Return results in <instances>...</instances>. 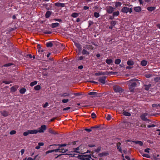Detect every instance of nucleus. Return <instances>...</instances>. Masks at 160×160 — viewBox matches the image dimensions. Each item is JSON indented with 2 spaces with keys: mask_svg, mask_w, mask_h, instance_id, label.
Segmentation results:
<instances>
[{
  "mask_svg": "<svg viewBox=\"0 0 160 160\" xmlns=\"http://www.w3.org/2000/svg\"><path fill=\"white\" fill-rule=\"evenodd\" d=\"M136 79H132L127 82V84H128L129 88V89H131V91L132 92L133 89H132V88L135 87L137 84L135 82V81L136 80Z\"/></svg>",
  "mask_w": 160,
  "mask_h": 160,
  "instance_id": "obj_1",
  "label": "nucleus"
},
{
  "mask_svg": "<svg viewBox=\"0 0 160 160\" xmlns=\"http://www.w3.org/2000/svg\"><path fill=\"white\" fill-rule=\"evenodd\" d=\"M113 88L116 92L121 93L123 91L120 87L117 85L114 86Z\"/></svg>",
  "mask_w": 160,
  "mask_h": 160,
  "instance_id": "obj_2",
  "label": "nucleus"
},
{
  "mask_svg": "<svg viewBox=\"0 0 160 160\" xmlns=\"http://www.w3.org/2000/svg\"><path fill=\"white\" fill-rule=\"evenodd\" d=\"M47 129L46 126L45 125H42L38 129H37L38 132L43 133Z\"/></svg>",
  "mask_w": 160,
  "mask_h": 160,
  "instance_id": "obj_3",
  "label": "nucleus"
},
{
  "mask_svg": "<svg viewBox=\"0 0 160 160\" xmlns=\"http://www.w3.org/2000/svg\"><path fill=\"white\" fill-rule=\"evenodd\" d=\"M106 10L107 12L111 14L113 12L114 8L112 6H108L106 7Z\"/></svg>",
  "mask_w": 160,
  "mask_h": 160,
  "instance_id": "obj_4",
  "label": "nucleus"
},
{
  "mask_svg": "<svg viewBox=\"0 0 160 160\" xmlns=\"http://www.w3.org/2000/svg\"><path fill=\"white\" fill-rule=\"evenodd\" d=\"M106 77L103 76L100 77L98 78V81L102 84H104L106 83Z\"/></svg>",
  "mask_w": 160,
  "mask_h": 160,
  "instance_id": "obj_5",
  "label": "nucleus"
},
{
  "mask_svg": "<svg viewBox=\"0 0 160 160\" xmlns=\"http://www.w3.org/2000/svg\"><path fill=\"white\" fill-rule=\"evenodd\" d=\"M148 115L147 113H144L141 116V119L144 121H148V120L146 118V117Z\"/></svg>",
  "mask_w": 160,
  "mask_h": 160,
  "instance_id": "obj_6",
  "label": "nucleus"
},
{
  "mask_svg": "<svg viewBox=\"0 0 160 160\" xmlns=\"http://www.w3.org/2000/svg\"><path fill=\"white\" fill-rule=\"evenodd\" d=\"M87 157H88V155H82L79 156V158L81 160H86Z\"/></svg>",
  "mask_w": 160,
  "mask_h": 160,
  "instance_id": "obj_7",
  "label": "nucleus"
},
{
  "mask_svg": "<svg viewBox=\"0 0 160 160\" xmlns=\"http://www.w3.org/2000/svg\"><path fill=\"white\" fill-rule=\"evenodd\" d=\"M59 150H60L59 148H58V149H54V150L48 151L46 152V154H47L49 153L52 152H59Z\"/></svg>",
  "mask_w": 160,
  "mask_h": 160,
  "instance_id": "obj_8",
  "label": "nucleus"
},
{
  "mask_svg": "<svg viewBox=\"0 0 160 160\" xmlns=\"http://www.w3.org/2000/svg\"><path fill=\"white\" fill-rule=\"evenodd\" d=\"M134 9L135 12H140L142 10L141 8L139 6L135 7H134Z\"/></svg>",
  "mask_w": 160,
  "mask_h": 160,
  "instance_id": "obj_9",
  "label": "nucleus"
},
{
  "mask_svg": "<svg viewBox=\"0 0 160 160\" xmlns=\"http://www.w3.org/2000/svg\"><path fill=\"white\" fill-rule=\"evenodd\" d=\"M83 48L88 50H92L94 48L92 45H85Z\"/></svg>",
  "mask_w": 160,
  "mask_h": 160,
  "instance_id": "obj_10",
  "label": "nucleus"
},
{
  "mask_svg": "<svg viewBox=\"0 0 160 160\" xmlns=\"http://www.w3.org/2000/svg\"><path fill=\"white\" fill-rule=\"evenodd\" d=\"M1 114L4 117H6L8 115V113L6 111H3L0 112Z\"/></svg>",
  "mask_w": 160,
  "mask_h": 160,
  "instance_id": "obj_11",
  "label": "nucleus"
},
{
  "mask_svg": "<svg viewBox=\"0 0 160 160\" xmlns=\"http://www.w3.org/2000/svg\"><path fill=\"white\" fill-rule=\"evenodd\" d=\"M128 8L124 7L121 10V11L122 12L127 13L128 12Z\"/></svg>",
  "mask_w": 160,
  "mask_h": 160,
  "instance_id": "obj_12",
  "label": "nucleus"
},
{
  "mask_svg": "<svg viewBox=\"0 0 160 160\" xmlns=\"http://www.w3.org/2000/svg\"><path fill=\"white\" fill-rule=\"evenodd\" d=\"M55 5L57 7H63L64 6V3H60L59 2L55 3Z\"/></svg>",
  "mask_w": 160,
  "mask_h": 160,
  "instance_id": "obj_13",
  "label": "nucleus"
},
{
  "mask_svg": "<svg viewBox=\"0 0 160 160\" xmlns=\"http://www.w3.org/2000/svg\"><path fill=\"white\" fill-rule=\"evenodd\" d=\"M147 63V61L145 60H142L141 62V65L142 66H146Z\"/></svg>",
  "mask_w": 160,
  "mask_h": 160,
  "instance_id": "obj_14",
  "label": "nucleus"
},
{
  "mask_svg": "<svg viewBox=\"0 0 160 160\" xmlns=\"http://www.w3.org/2000/svg\"><path fill=\"white\" fill-rule=\"evenodd\" d=\"M30 134H37L38 133L37 130H29Z\"/></svg>",
  "mask_w": 160,
  "mask_h": 160,
  "instance_id": "obj_15",
  "label": "nucleus"
},
{
  "mask_svg": "<svg viewBox=\"0 0 160 160\" xmlns=\"http://www.w3.org/2000/svg\"><path fill=\"white\" fill-rule=\"evenodd\" d=\"M52 12L50 11H48L46 12L45 14V17L46 18H49L51 16Z\"/></svg>",
  "mask_w": 160,
  "mask_h": 160,
  "instance_id": "obj_16",
  "label": "nucleus"
},
{
  "mask_svg": "<svg viewBox=\"0 0 160 160\" xmlns=\"http://www.w3.org/2000/svg\"><path fill=\"white\" fill-rule=\"evenodd\" d=\"M59 25V24L58 22H56L54 23H52L51 24V26L52 28H55L56 27L58 26Z\"/></svg>",
  "mask_w": 160,
  "mask_h": 160,
  "instance_id": "obj_17",
  "label": "nucleus"
},
{
  "mask_svg": "<svg viewBox=\"0 0 160 160\" xmlns=\"http://www.w3.org/2000/svg\"><path fill=\"white\" fill-rule=\"evenodd\" d=\"M121 143L119 142L117 144V148L118 149L119 151L121 153H122V149L120 147Z\"/></svg>",
  "mask_w": 160,
  "mask_h": 160,
  "instance_id": "obj_18",
  "label": "nucleus"
},
{
  "mask_svg": "<svg viewBox=\"0 0 160 160\" xmlns=\"http://www.w3.org/2000/svg\"><path fill=\"white\" fill-rule=\"evenodd\" d=\"M80 148V147H77L73 149V152H76L78 153H80L81 151H80L79 148Z\"/></svg>",
  "mask_w": 160,
  "mask_h": 160,
  "instance_id": "obj_19",
  "label": "nucleus"
},
{
  "mask_svg": "<svg viewBox=\"0 0 160 160\" xmlns=\"http://www.w3.org/2000/svg\"><path fill=\"white\" fill-rule=\"evenodd\" d=\"M59 148L60 149L59 152H60L64 153L67 151V149H65L63 148H60V147H59Z\"/></svg>",
  "mask_w": 160,
  "mask_h": 160,
  "instance_id": "obj_20",
  "label": "nucleus"
},
{
  "mask_svg": "<svg viewBox=\"0 0 160 160\" xmlns=\"http://www.w3.org/2000/svg\"><path fill=\"white\" fill-rule=\"evenodd\" d=\"M106 74H108L107 72H98L95 73V75L96 76H99L100 75H105Z\"/></svg>",
  "mask_w": 160,
  "mask_h": 160,
  "instance_id": "obj_21",
  "label": "nucleus"
},
{
  "mask_svg": "<svg viewBox=\"0 0 160 160\" xmlns=\"http://www.w3.org/2000/svg\"><path fill=\"white\" fill-rule=\"evenodd\" d=\"M132 142L138 144L140 146H142L143 145V142L140 141H132Z\"/></svg>",
  "mask_w": 160,
  "mask_h": 160,
  "instance_id": "obj_22",
  "label": "nucleus"
},
{
  "mask_svg": "<svg viewBox=\"0 0 160 160\" xmlns=\"http://www.w3.org/2000/svg\"><path fill=\"white\" fill-rule=\"evenodd\" d=\"M127 64L129 66L133 65L134 64V62L132 60H128L127 62Z\"/></svg>",
  "mask_w": 160,
  "mask_h": 160,
  "instance_id": "obj_23",
  "label": "nucleus"
},
{
  "mask_svg": "<svg viewBox=\"0 0 160 160\" xmlns=\"http://www.w3.org/2000/svg\"><path fill=\"white\" fill-rule=\"evenodd\" d=\"M82 54L83 55H89V53L88 52L86 51L85 49H83L82 51Z\"/></svg>",
  "mask_w": 160,
  "mask_h": 160,
  "instance_id": "obj_24",
  "label": "nucleus"
},
{
  "mask_svg": "<svg viewBox=\"0 0 160 160\" xmlns=\"http://www.w3.org/2000/svg\"><path fill=\"white\" fill-rule=\"evenodd\" d=\"M98 93L96 92H92L88 93V95H92V96H95L98 94Z\"/></svg>",
  "mask_w": 160,
  "mask_h": 160,
  "instance_id": "obj_25",
  "label": "nucleus"
},
{
  "mask_svg": "<svg viewBox=\"0 0 160 160\" xmlns=\"http://www.w3.org/2000/svg\"><path fill=\"white\" fill-rule=\"evenodd\" d=\"M75 46L78 48V49L80 50L81 49V45L78 43H75Z\"/></svg>",
  "mask_w": 160,
  "mask_h": 160,
  "instance_id": "obj_26",
  "label": "nucleus"
},
{
  "mask_svg": "<svg viewBox=\"0 0 160 160\" xmlns=\"http://www.w3.org/2000/svg\"><path fill=\"white\" fill-rule=\"evenodd\" d=\"M155 9V7H150L147 8V9L150 11H152L154 10Z\"/></svg>",
  "mask_w": 160,
  "mask_h": 160,
  "instance_id": "obj_27",
  "label": "nucleus"
},
{
  "mask_svg": "<svg viewBox=\"0 0 160 160\" xmlns=\"http://www.w3.org/2000/svg\"><path fill=\"white\" fill-rule=\"evenodd\" d=\"M119 14V12L116 11L113 12L112 15L113 17L118 16Z\"/></svg>",
  "mask_w": 160,
  "mask_h": 160,
  "instance_id": "obj_28",
  "label": "nucleus"
},
{
  "mask_svg": "<svg viewBox=\"0 0 160 160\" xmlns=\"http://www.w3.org/2000/svg\"><path fill=\"white\" fill-rule=\"evenodd\" d=\"M122 114L123 115L126 116H131V114L128 112H127L126 111H124Z\"/></svg>",
  "mask_w": 160,
  "mask_h": 160,
  "instance_id": "obj_29",
  "label": "nucleus"
},
{
  "mask_svg": "<svg viewBox=\"0 0 160 160\" xmlns=\"http://www.w3.org/2000/svg\"><path fill=\"white\" fill-rule=\"evenodd\" d=\"M106 62L108 64H110L112 62V60L111 59H107L106 61Z\"/></svg>",
  "mask_w": 160,
  "mask_h": 160,
  "instance_id": "obj_30",
  "label": "nucleus"
},
{
  "mask_svg": "<svg viewBox=\"0 0 160 160\" xmlns=\"http://www.w3.org/2000/svg\"><path fill=\"white\" fill-rule=\"evenodd\" d=\"M26 89L25 88H22L20 89V92L21 94H24L26 91Z\"/></svg>",
  "mask_w": 160,
  "mask_h": 160,
  "instance_id": "obj_31",
  "label": "nucleus"
},
{
  "mask_svg": "<svg viewBox=\"0 0 160 160\" xmlns=\"http://www.w3.org/2000/svg\"><path fill=\"white\" fill-rule=\"evenodd\" d=\"M79 14L76 12L73 13L71 15L72 17L73 18H76L78 16Z\"/></svg>",
  "mask_w": 160,
  "mask_h": 160,
  "instance_id": "obj_32",
  "label": "nucleus"
},
{
  "mask_svg": "<svg viewBox=\"0 0 160 160\" xmlns=\"http://www.w3.org/2000/svg\"><path fill=\"white\" fill-rule=\"evenodd\" d=\"M122 4L121 2H116L115 3V7L117 8L118 7H120L121 5Z\"/></svg>",
  "mask_w": 160,
  "mask_h": 160,
  "instance_id": "obj_33",
  "label": "nucleus"
},
{
  "mask_svg": "<svg viewBox=\"0 0 160 160\" xmlns=\"http://www.w3.org/2000/svg\"><path fill=\"white\" fill-rule=\"evenodd\" d=\"M37 83V82L35 81L31 82L30 84V86L31 87L33 86L36 85Z\"/></svg>",
  "mask_w": 160,
  "mask_h": 160,
  "instance_id": "obj_34",
  "label": "nucleus"
},
{
  "mask_svg": "<svg viewBox=\"0 0 160 160\" xmlns=\"http://www.w3.org/2000/svg\"><path fill=\"white\" fill-rule=\"evenodd\" d=\"M53 44L51 42H48L46 44V46L48 47H51L52 46Z\"/></svg>",
  "mask_w": 160,
  "mask_h": 160,
  "instance_id": "obj_35",
  "label": "nucleus"
},
{
  "mask_svg": "<svg viewBox=\"0 0 160 160\" xmlns=\"http://www.w3.org/2000/svg\"><path fill=\"white\" fill-rule=\"evenodd\" d=\"M121 62V60L119 59H116L115 61V63L116 64H119Z\"/></svg>",
  "mask_w": 160,
  "mask_h": 160,
  "instance_id": "obj_36",
  "label": "nucleus"
},
{
  "mask_svg": "<svg viewBox=\"0 0 160 160\" xmlns=\"http://www.w3.org/2000/svg\"><path fill=\"white\" fill-rule=\"evenodd\" d=\"M40 88L41 87L39 85H37L34 87V89L36 90H38L40 89Z\"/></svg>",
  "mask_w": 160,
  "mask_h": 160,
  "instance_id": "obj_37",
  "label": "nucleus"
},
{
  "mask_svg": "<svg viewBox=\"0 0 160 160\" xmlns=\"http://www.w3.org/2000/svg\"><path fill=\"white\" fill-rule=\"evenodd\" d=\"M151 84H149L148 85L145 86V89L146 90H148L149 88L151 87Z\"/></svg>",
  "mask_w": 160,
  "mask_h": 160,
  "instance_id": "obj_38",
  "label": "nucleus"
},
{
  "mask_svg": "<svg viewBox=\"0 0 160 160\" xmlns=\"http://www.w3.org/2000/svg\"><path fill=\"white\" fill-rule=\"evenodd\" d=\"M70 95V94L68 93H67V92L65 93L62 94L61 95V96L62 97H66V96Z\"/></svg>",
  "mask_w": 160,
  "mask_h": 160,
  "instance_id": "obj_39",
  "label": "nucleus"
},
{
  "mask_svg": "<svg viewBox=\"0 0 160 160\" xmlns=\"http://www.w3.org/2000/svg\"><path fill=\"white\" fill-rule=\"evenodd\" d=\"M94 16L95 17L98 18L99 17L100 15L97 12H95L94 13Z\"/></svg>",
  "mask_w": 160,
  "mask_h": 160,
  "instance_id": "obj_40",
  "label": "nucleus"
},
{
  "mask_svg": "<svg viewBox=\"0 0 160 160\" xmlns=\"http://www.w3.org/2000/svg\"><path fill=\"white\" fill-rule=\"evenodd\" d=\"M29 130H28L27 131L25 132H24L23 133V135L24 136H26L28 135L29 134H30L29 133Z\"/></svg>",
  "mask_w": 160,
  "mask_h": 160,
  "instance_id": "obj_41",
  "label": "nucleus"
},
{
  "mask_svg": "<svg viewBox=\"0 0 160 160\" xmlns=\"http://www.w3.org/2000/svg\"><path fill=\"white\" fill-rule=\"evenodd\" d=\"M107 72V73H108V74H106V75H112L115 73V72Z\"/></svg>",
  "mask_w": 160,
  "mask_h": 160,
  "instance_id": "obj_42",
  "label": "nucleus"
},
{
  "mask_svg": "<svg viewBox=\"0 0 160 160\" xmlns=\"http://www.w3.org/2000/svg\"><path fill=\"white\" fill-rule=\"evenodd\" d=\"M16 132L15 130H12L10 132V135H13L16 133Z\"/></svg>",
  "mask_w": 160,
  "mask_h": 160,
  "instance_id": "obj_43",
  "label": "nucleus"
},
{
  "mask_svg": "<svg viewBox=\"0 0 160 160\" xmlns=\"http://www.w3.org/2000/svg\"><path fill=\"white\" fill-rule=\"evenodd\" d=\"M17 89V88L14 87H12L11 88V91L14 92L16 91Z\"/></svg>",
  "mask_w": 160,
  "mask_h": 160,
  "instance_id": "obj_44",
  "label": "nucleus"
},
{
  "mask_svg": "<svg viewBox=\"0 0 160 160\" xmlns=\"http://www.w3.org/2000/svg\"><path fill=\"white\" fill-rule=\"evenodd\" d=\"M108 154L107 153L104 152L100 153L99 154V155H100V156H106Z\"/></svg>",
  "mask_w": 160,
  "mask_h": 160,
  "instance_id": "obj_45",
  "label": "nucleus"
},
{
  "mask_svg": "<svg viewBox=\"0 0 160 160\" xmlns=\"http://www.w3.org/2000/svg\"><path fill=\"white\" fill-rule=\"evenodd\" d=\"M152 106L153 108H158V104H153L152 105Z\"/></svg>",
  "mask_w": 160,
  "mask_h": 160,
  "instance_id": "obj_46",
  "label": "nucleus"
},
{
  "mask_svg": "<svg viewBox=\"0 0 160 160\" xmlns=\"http://www.w3.org/2000/svg\"><path fill=\"white\" fill-rule=\"evenodd\" d=\"M92 118H94L96 117V115L94 113H92L91 114Z\"/></svg>",
  "mask_w": 160,
  "mask_h": 160,
  "instance_id": "obj_47",
  "label": "nucleus"
},
{
  "mask_svg": "<svg viewBox=\"0 0 160 160\" xmlns=\"http://www.w3.org/2000/svg\"><path fill=\"white\" fill-rule=\"evenodd\" d=\"M111 118V116L109 114H108L106 117V119H107V120H110Z\"/></svg>",
  "mask_w": 160,
  "mask_h": 160,
  "instance_id": "obj_48",
  "label": "nucleus"
},
{
  "mask_svg": "<svg viewBox=\"0 0 160 160\" xmlns=\"http://www.w3.org/2000/svg\"><path fill=\"white\" fill-rule=\"evenodd\" d=\"M69 101V100L67 99H64L62 100V102L63 103H66L67 102Z\"/></svg>",
  "mask_w": 160,
  "mask_h": 160,
  "instance_id": "obj_49",
  "label": "nucleus"
},
{
  "mask_svg": "<svg viewBox=\"0 0 160 160\" xmlns=\"http://www.w3.org/2000/svg\"><path fill=\"white\" fill-rule=\"evenodd\" d=\"M57 145L59 147H60V148H61L62 147L66 146L67 144H58Z\"/></svg>",
  "mask_w": 160,
  "mask_h": 160,
  "instance_id": "obj_50",
  "label": "nucleus"
},
{
  "mask_svg": "<svg viewBox=\"0 0 160 160\" xmlns=\"http://www.w3.org/2000/svg\"><path fill=\"white\" fill-rule=\"evenodd\" d=\"M101 150V148L100 147H98L97 149H95V151L96 152H99Z\"/></svg>",
  "mask_w": 160,
  "mask_h": 160,
  "instance_id": "obj_51",
  "label": "nucleus"
},
{
  "mask_svg": "<svg viewBox=\"0 0 160 160\" xmlns=\"http://www.w3.org/2000/svg\"><path fill=\"white\" fill-rule=\"evenodd\" d=\"M155 126V125L154 124H152V125H148V128H150L151 127H154Z\"/></svg>",
  "mask_w": 160,
  "mask_h": 160,
  "instance_id": "obj_52",
  "label": "nucleus"
},
{
  "mask_svg": "<svg viewBox=\"0 0 160 160\" xmlns=\"http://www.w3.org/2000/svg\"><path fill=\"white\" fill-rule=\"evenodd\" d=\"M145 76L147 78H149L152 76L151 74H146L145 75Z\"/></svg>",
  "mask_w": 160,
  "mask_h": 160,
  "instance_id": "obj_53",
  "label": "nucleus"
},
{
  "mask_svg": "<svg viewBox=\"0 0 160 160\" xmlns=\"http://www.w3.org/2000/svg\"><path fill=\"white\" fill-rule=\"evenodd\" d=\"M44 33L46 34H50L52 33V32L50 31H46L44 32Z\"/></svg>",
  "mask_w": 160,
  "mask_h": 160,
  "instance_id": "obj_54",
  "label": "nucleus"
},
{
  "mask_svg": "<svg viewBox=\"0 0 160 160\" xmlns=\"http://www.w3.org/2000/svg\"><path fill=\"white\" fill-rule=\"evenodd\" d=\"M49 132L50 133H51L52 134H55V132L53 131H52V130L51 129L49 130Z\"/></svg>",
  "mask_w": 160,
  "mask_h": 160,
  "instance_id": "obj_55",
  "label": "nucleus"
},
{
  "mask_svg": "<svg viewBox=\"0 0 160 160\" xmlns=\"http://www.w3.org/2000/svg\"><path fill=\"white\" fill-rule=\"evenodd\" d=\"M111 24L112 26H114L116 24V22L114 21H112L111 22Z\"/></svg>",
  "mask_w": 160,
  "mask_h": 160,
  "instance_id": "obj_56",
  "label": "nucleus"
},
{
  "mask_svg": "<svg viewBox=\"0 0 160 160\" xmlns=\"http://www.w3.org/2000/svg\"><path fill=\"white\" fill-rule=\"evenodd\" d=\"M48 106V102H46L44 105H43V107L44 108H45L46 107H47V106Z\"/></svg>",
  "mask_w": 160,
  "mask_h": 160,
  "instance_id": "obj_57",
  "label": "nucleus"
},
{
  "mask_svg": "<svg viewBox=\"0 0 160 160\" xmlns=\"http://www.w3.org/2000/svg\"><path fill=\"white\" fill-rule=\"evenodd\" d=\"M12 64L11 63H7L5 64L4 66V67H8L11 65Z\"/></svg>",
  "mask_w": 160,
  "mask_h": 160,
  "instance_id": "obj_58",
  "label": "nucleus"
},
{
  "mask_svg": "<svg viewBox=\"0 0 160 160\" xmlns=\"http://www.w3.org/2000/svg\"><path fill=\"white\" fill-rule=\"evenodd\" d=\"M2 82L3 83H5L6 84H9L11 82L10 81H3Z\"/></svg>",
  "mask_w": 160,
  "mask_h": 160,
  "instance_id": "obj_59",
  "label": "nucleus"
},
{
  "mask_svg": "<svg viewBox=\"0 0 160 160\" xmlns=\"http://www.w3.org/2000/svg\"><path fill=\"white\" fill-rule=\"evenodd\" d=\"M38 51L39 52H42L43 51V50L40 47H39L38 48Z\"/></svg>",
  "mask_w": 160,
  "mask_h": 160,
  "instance_id": "obj_60",
  "label": "nucleus"
},
{
  "mask_svg": "<svg viewBox=\"0 0 160 160\" xmlns=\"http://www.w3.org/2000/svg\"><path fill=\"white\" fill-rule=\"evenodd\" d=\"M149 150H150L149 148H147L146 149H145L144 151L146 152L149 153Z\"/></svg>",
  "mask_w": 160,
  "mask_h": 160,
  "instance_id": "obj_61",
  "label": "nucleus"
},
{
  "mask_svg": "<svg viewBox=\"0 0 160 160\" xmlns=\"http://www.w3.org/2000/svg\"><path fill=\"white\" fill-rule=\"evenodd\" d=\"M70 108V107H68L66 108H64L63 109V111H66L69 109Z\"/></svg>",
  "mask_w": 160,
  "mask_h": 160,
  "instance_id": "obj_62",
  "label": "nucleus"
},
{
  "mask_svg": "<svg viewBox=\"0 0 160 160\" xmlns=\"http://www.w3.org/2000/svg\"><path fill=\"white\" fill-rule=\"evenodd\" d=\"M142 156L145 157L149 158L150 157V156L148 154H145L142 155Z\"/></svg>",
  "mask_w": 160,
  "mask_h": 160,
  "instance_id": "obj_63",
  "label": "nucleus"
},
{
  "mask_svg": "<svg viewBox=\"0 0 160 160\" xmlns=\"http://www.w3.org/2000/svg\"><path fill=\"white\" fill-rule=\"evenodd\" d=\"M91 158V156L90 155H88V157L87 158L86 160H91L90 158Z\"/></svg>",
  "mask_w": 160,
  "mask_h": 160,
  "instance_id": "obj_64",
  "label": "nucleus"
}]
</instances>
